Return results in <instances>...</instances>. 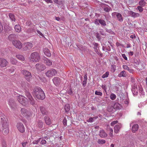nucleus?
<instances>
[{"instance_id":"nucleus-63","label":"nucleus","mask_w":147,"mask_h":147,"mask_svg":"<svg viewBox=\"0 0 147 147\" xmlns=\"http://www.w3.org/2000/svg\"><path fill=\"white\" fill-rule=\"evenodd\" d=\"M129 13L130 15H131L133 16H134L136 15V13L135 12L132 11H130L129 12Z\"/></svg>"},{"instance_id":"nucleus-42","label":"nucleus","mask_w":147,"mask_h":147,"mask_svg":"<svg viewBox=\"0 0 147 147\" xmlns=\"http://www.w3.org/2000/svg\"><path fill=\"white\" fill-rule=\"evenodd\" d=\"M2 147H7V144L5 141L3 140L1 142Z\"/></svg>"},{"instance_id":"nucleus-13","label":"nucleus","mask_w":147,"mask_h":147,"mask_svg":"<svg viewBox=\"0 0 147 147\" xmlns=\"http://www.w3.org/2000/svg\"><path fill=\"white\" fill-rule=\"evenodd\" d=\"M32 44L28 42L24 45L23 49L24 51H26L31 49L32 47Z\"/></svg>"},{"instance_id":"nucleus-56","label":"nucleus","mask_w":147,"mask_h":147,"mask_svg":"<svg viewBox=\"0 0 147 147\" xmlns=\"http://www.w3.org/2000/svg\"><path fill=\"white\" fill-rule=\"evenodd\" d=\"M95 51L96 53L98 55H100V57H102V53H99L98 51V50H95Z\"/></svg>"},{"instance_id":"nucleus-41","label":"nucleus","mask_w":147,"mask_h":147,"mask_svg":"<svg viewBox=\"0 0 147 147\" xmlns=\"http://www.w3.org/2000/svg\"><path fill=\"white\" fill-rule=\"evenodd\" d=\"M3 131V134L4 135L7 134L9 132V130L8 128H4L3 130H2Z\"/></svg>"},{"instance_id":"nucleus-55","label":"nucleus","mask_w":147,"mask_h":147,"mask_svg":"<svg viewBox=\"0 0 147 147\" xmlns=\"http://www.w3.org/2000/svg\"><path fill=\"white\" fill-rule=\"evenodd\" d=\"M94 23L96 25H99L100 24L99 22V20L96 19L94 21Z\"/></svg>"},{"instance_id":"nucleus-38","label":"nucleus","mask_w":147,"mask_h":147,"mask_svg":"<svg viewBox=\"0 0 147 147\" xmlns=\"http://www.w3.org/2000/svg\"><path fill=\"white\" fill-rule=\"evenodd\" d=\"M120 105L119 103L117 102H115V103L114 105L113 106L115 108V109H119V105Z\"/></svg>"},{"instance_id":"nucleus-24","label":"nucleus","mask_w":147,"mask_h":147,"mask_svg":"<svg viewBox=\"0 0 147 147\" xmlns=\"http://www.w3.org/2000/svg\"><path fill=\"white\" fill-rule=\"evenodd\" d=\"M38 127L40 128H42L43 127V122L41 120H39L37 122Z\"/></svg>"},{"instance_id":"nucleus-4","label":"nucleus","mask_w":147,"mask_h":147,"mask_svg":"<svg viewBox=\"0 0 147 147\" xmlns=\"http://www.w3.org/2000/svg\"><path fill=\"white\" fill-rule=\"evenodd\" d=\"M22 73L26 79L28 81H29L32 77L31 72L27 70L24 69L22 70Z\"/></svg>"},{"instance_id":"nucleus-3","label":"nucleus","mask_w":147,"mask_h":147,"mask_svg":"<svg viewBox=\"0 0 147 147\" xmlns=\"http://www.w3.org/2000/svg\"><path fill=\"white\" fill-rule=\"evenodd\" d=\"M40 59L39 53L37 52H34L31 53L30 55V61L31 62H38Z\"/></svg>"},{"instance_id":"nucleus-9","label":"nucleus","mask_w":147,"mask_h":147,"mask_svg":"<svg viewBox=\"0 0 147 147\" xmlns=\"http://www.w3.org/2000/svg\"><path fill=\"white\" fill-rule=\"evenodd\" d=\"M8 104L11 108L13 110H15L17 108L16 103L15 100L11 98H10L9 100Z\"/></svg>"},{"instance_id":"nucleus-25","label":"nucleus","mask_w":147,"mask_h":147,"mask_svg":"<svg viewBox=\"0 0 147 147\" xmlns=\"http://www.w3.org/2000/svg\"><path fill=\"white\" fill-rule=\"evenodd\" d=\"M116 16L118 20L120 22H122L123 21V18L121 13H117Z\"/></svg>"},{"instance_id":"nucleus-28","label":"nucleus","mask_w":147,"mask_h":147,"mask_svg":"<svg viewBox=\"0 0 147 147\" xmlns=\"http://www.w3.org/2000/svg\"><path fill=\"white\" fill-rule=\"evenodd\" d=\"M138 130V125L137 124L134 125L132 128V131L133 133L136 132Z\"/></svg>"},{"instance_id":"nucleus-32","label":"nucleus","mask_w":147,"mask_h":147,"mask_svg":"<svg viewBox=\"0 0 147 147\" xmlns=\"http://www.w3.org/2000/svg\"><path fill=\"white\" fill-rule=\"evenodd\" d=\"M65 111L66 113L68 112L70 109V105L69 104H67L65 106Z\"/></svg>"},{"instance_id":"nucleus-52","label":"nucleus","mask_w":147,"mask_h":147,"mask_svg":"<svg viewBox=\"0 0 147 147\" xmlns=\"http://www.w3.org/2000/svg\"><path fill=\"white\" fill-rule=\"evenodd\" d=\"M95 94L97 95L100 96L102 95V93L101 92L97 91H95Z\"/></svg>"},{"instance_id":"nucleus-64","label":"nucleus","mask_w":147,"mask_h":147,"mask_svg":"<svg viewBox=\"0 0 147 147\" xmlns=\"http://www.w3.org/2000/svg\"><path fill=\"white\" fill-rule=\"evenodd\" d=\"M138 10L140 12H142L143 11V8L142 7L138 6Z\"/></svg>"},{"instance_id":"nucleus-1","label":"nucleus","mask_w":147,"mask_h":147,"mask_svg":"<svg viewBox=\"0 0 147 147\" xmlns=\"http://www.w3.org/2000/svg\"><path fill=\"white\" fill-rule=\"evenodd\" d=\"M32 93L35 98L42 100L45 98V95L43 91L39 87H35L33 89Z\"/></svg>"},{"instance_id":"nucleus-34","label":"nucleus","mask_w":147,"mask_h":147,"mask_svg":"<svg viewBox=\"0 0 147 147\" xmlns=\"http://www.w3.org/2000/svg\"><path fill=\"white\" fill-rule=\"evenodd\" d=\"M94 34L95 36L98 40L101 39V36L100 34L98 32H97L94 33Z\"/></svg>"},{"instance_id":"nucleus-36","label":"nucleus","mask_w":147,"mask_h":147,"mask_svg":"<svg viewBox=\"0 0 147 147\" xmlns=\"http://www.w3.org/2000/svg\"><path fill=\"white\" fill-rule=\"evenodd\" d=\"M9 18L12 21H15L16 19L14 16L13 14L11 13H9Z\"/></svg>"},{"instance_id":"nucleus-16","label":"nucleus","mask_w":147,"mask_h":147,"mask_svg":"<svg viewBox=\"0 0 147 147\" xmlns=\"http://www.w3.org/2000/svg\"><path fill=\"white\" fill-rule=\"evenodd\" d=\"M53 81L54 84L56 86L59 85L61 82L60 79L57 77H55L53 79Z\"/></svg>"},{"instance_id":"nucleus-26","label":"nucleus","mask_w":147,"mask_h":147,"mask_svg":"<svg viewBox=\"0 0 147 147\" xmlns=\"http://www.w3.org/2000/svg\"><path fill=\"white\" fill-rule=\"evenodd\" d=\"M44 51L45 54L46 56L48 57H50L51 56L50 52L48 49H45Z\"/></svg>"},{"instance_id":"nucleus-37","label":"nucleus","mask_w":147,"mask_h":147,"mask_svg":"<svg viewBox=\"0 0 147 147\" xmlns=\"http://www.w3.org/2000/svg\"><path fill=\"white\" fill-rule=\"evenodd\" d=\"M25 95L28 98V99L32 97L30 92L27 91L25 92Z\"/></svg>"},{"instance_id":"nucleus-22","label":"nucleus","mask_w":147,"mask_h":147,"mask_svg":"<svg viewBox=\"0 0 147 147\" xmlns=\"http://www.w3.org/2000/svg\"><path fill=\"white\" fill-rule=\"evenodd\" d=\"M107 110L108 111L111 113H113L115 111L114 107L111 105H108L107 107Z\"/></svg>"},{"instance_id":"nucleus-8","label":"nucleus","mask_w":147,"mask_h":147,"mask_svg":"<svg viewBox=\"0 0 147 147\" xmlns=\"http://www.w3.org/2000/svg\"><path fill=\"white\" fill-rule=\"evenodd\" d=\"M12 43L13 45L18 49H21L22 47V43L19 40H15L13 41Z\"/></svg>"},{"instance_id":"nucleus-39","label":"nucleus","mask_w":147,"mask_h":147,"mask_svg":"<svg viewBox=\"0 0 147 147\" xmlns=\"http://www.w3.org/2000/svg\"><path fill=\"white\" fill-rule=\"evenodd\" d=\"M10 61L11 63L13 64L16 65L18 63L17 60L14 58H11Z\"/></svg>"},{"instance_id":"nucleus-5","label":"nucleus","mask_w":147,"mask_h":147,"mask_svg":"<svg viewBox=\"0 0 147 147\" xmlns=\"http://www.w3.org/2000/svg\"><path fill=\"white\" fill-rule=\"evenodd\" d=\"M21 112L23 115L27 118L30 117L32 115L31 111H28L25 108H22Z\"/></svg>"},{"instance_id":"nucleus-47","label":"nucleus","mask_w":147,"mask_h":147,"mask_svg":"<svg viewBox=\"0 0 147 147\" xmlns=\"http://www.w3.org/2000/svg\"><path fill=\"white\" fill-rule=\"evenodd\" d=\"M109 75V72H106L104 74H103L102 76V78H107L108 76Z\"/></svg>"},{"instance_id":"nucleus-44","label":"nucleus","mask_w":147,"mask_h":147,"mask_svg":"<svg viewBox=\"0 0 147 147\" xmlns=\"http://www.w3.org/2000/svg\"><path fill=\"white\" fill-rule=\"evenodd\" d=\"M109 135L111 138H112L113 137V129L112 128H109Z\"/></svg>"},{"instance_id":"nucleus-53","label":"nucleus","mask_w":147,"mask_h":147,"mask_svg":"<svg viewBox=\"0 0 147 147\" xmlns=\"http://www.w3.org/2000/svg\"><path fill=\"white\" fill-rule=\"evenodd\" d=\"M98 46V44L97 43L95 42L94 44V49L95 50H97V47Z\"/></svg>"},{"instance_id":"nucleus-60","label":"nucleus","mask_w":147,"mask_h":147,"mask_svg":"<svg viewBox=\"0 0 147 147\" xmlns=\"http://www.w3.org/2000/svg\"><path fill=\"white\" fill-rule=\"evenodd\" d=\"M57 3L59 5L62 4L63 3V2L62 1V0H57Z\"/></svg>"},{"instance_id":"nucleus-35","label":"nucleus","mask_w":147,"mask_h":147,"mask_svg":"<svg viewBox=\"0 0 147 147\" xmlns=\"http://www.w3.org/2000/svg\"><path fill=\"white\" fill-rule=\"evenodd\" d=\"M16 56L18 59L22 61H24L25 60L24 57L22 55H16Z\"/></svg>"},{"instance_id":"nucleus-12","label":"nucleus","mask_w":147,"mask_h":147,"mask_svg":"<svg viewBox=\"0 0 147 147\" xmlns=\"http://www.w3.org/2000/svg\"><path fill=\"white\" fill-rule=\"evenodd\" d=\"M100 6L106 12H109L111 10V8L107 4L102 3L100 4Z\"/></svg>"},{"instance_id":"nucleus-62","label":"nucleus","mask_w":147,"mask_h":147,"mask_svg":"<svg viewBox=\"0 0 147 147\" xmlns=\"http://www.w3.org/2000/svg\"><path fill=\"white\" fill-rule=\"evenodd\" d=\"M123 67L124 69L127 70L128 69H129V67L127 65H123Z\"/></svg>"},{"instance_id":"nucleus-6","label":"nucleus","mask_w":147,"mask_h":147,"mask_svg":"<svg viewBox=\"0 0 147 147\" xmlns=\"http://www.w3.org/2000/svg\"><path fill=\"white\" fill-rule=\"evenodd\" d=\"M57 73L56 70L55 69L52 68L48 70L45 74L47 77L50 78L55 76Z\"/></svg>"},{"instance_id":"nucleus-11","label":"nucleus","mask_w":147,"mask_h":147,"mask_svg":"<svg viewBox=\"0 0 147 147\" xmlns=\"http://www.w3.org/2000/svg\"><path fill=\"white\" fill-rule=\"evenodd\" d=\"M16 126L20 132L22 133L24 132L25 128L22 123H18L17 124Z\"/></svg>"},{"instance_id":"nucleus-46","label":"nucleus","mask_w":147,"mask_h":147,"mask_svg":"<svg viewBox=\"0 0 147 147\" xmlns=\"http://www.w3.org/2000/svg\"><path fill=\"white\" fill-rule=\"evenodd\" d=\"M139 4L140 6H144L145 4V2L144 0H142L139 2Z\"/></svg>"},{"instance_id":"nucleus-43","label":"nucleus","mask_w":147,"mask_h":147,"mask_svg":"<svg viewBox=\"0 0 147 147\" xmlns=\"http://www.w3.org/2000/svg\"><path fill=\"white\" fill-rule=\"evenodd\" d=\"M116 97V95L113 93H111L110 96V98L112 100H115Z\"/></svg>"},{"instance_id":"nucleus-15","label":"nucleus","mask_w":147,"mask_h":147,"mask_svg":"<svg viewBox=\"0 0 147 147\" xmlns=\"http://www.w3.org/2000/svg\"><path fill=\"white\" fill-rule=\"evenodd\" d=\"M8 64V62L5 59L0 58V66L2 67H6Z\"/></svg>"},{"instance_id":"nucleus-23","label":"nucleus","mask_w":147,"mask_h":147,"mask_svg":"<svg viewBox=\"0 0 147 147\" xmlns=\"http://www.w3.org/2000/svg\"><path fill=\"white\" fill-rule=\"evenodd\" d=\"M87 74L85 73L84 76V80L83 81L82 84L83 86L85 87L86 86L87 83Z\"/></svg>"},{"instance_id":"nucleus-17","label":"nucleus","mask_w":147,"mask_h":147,"mask_svg":"<svg viewBox=\"0 0 147 147\" xmlns=\"http://www.w3.org/2000/svg\"><path fill=\"white\" fill-rule=\"evenodd\" d=\"M44 121L46 124L48 125H50L52 123L51 119L47 116H46L44 117Z\"/></svg>"},{"instance_id":"nucleus-10","label":"nucleus","mask_w":147,"mask_h":147,"mask_svg":"<svg viewBox=\"0 0 147 147\" xmlns=\"http://www.w3.org/2000/svg\"><path fill=\"white\" fill-rule=\"evenodd\" d=\"M36 69L39 71H42L46 69L45 66L42 63H37L35 65Z\"/></svg>"},{"instance_id":"nucleus-31","label":"nucleus","mask_w":147,"mask_h":147,"mask_svg":"<svg viewBox=\"0 0 147 147\" xmlns=\"http://www.w3.org/2000/svg\"><path fill=\"white\" fill-rule=\"evenodd\" d=\"M99 22L102 26H105L107 25L106 22L103 20L100 19L99 20Z\"/></svg>"},{"instance_id":"nucleus-61","label":"nucleus","mask_w":147,"mask_h":147,"mask_svg":"<svg viewBox=\"0 0 147 147\" xmlns=\"http://www.w3.org/2000/svg\"><path fill=\"white\" fill-rule=\"evenodd\" d=\"M46 140H42L40 141V143L42 144H46Z\"/></svg>"},{"instance_id":"nucleus-20","label":"nucleus","mask_w":147,"mask_h":147,"mask_svg":"<svg viewBox=\"0 0 147 147\" xmlns=\"http://www.w3.org/2000/svg\"><path fill=\"white\" fill-rule=\"evenodd\" d=\"M99 136L102 138H104L106 137L107 136V134L106 133L103 129L100 130L98 134Z\"/></svg>"},{"instance_id":"nucleus-57","label":"nucleus","mask_w":147,"mask_h":147,"mask_svg":"<svg viewBox=\"0 0 147 147\" xmlns=\"http://www.w3.org/2000/svg\"><path fill=\"white\" fill-rule=\"evenodd\" d=\"M77 46L79 49L81 50H83L84 47L82 45H78V46Z\"/></svg>"},{"instance_id":"nucleus-33","label":"nucleus","mask_w":147,"mask_h":147,"mask_svg":"<svg viewBox=\"0 0 147 147\" xmlns=\"http://www.w3.org/2000/svg\"><path fill=\"white\" fill-rule=\"evenodd\" d=\"M132 91L134 95H137L138 92L137 87H135L132 89Z\"/></svg>"},{"instance_id":"nucleus-49","label":"nucleus","mask_w":147,"mask_h":147,"mask_svg":"<svg viewBox=\"0 0 147 147\" xmlns=\"http://www.w3.org/2000/svg\"><path fill=\"white\" fill-rule=\"evenodd\" d=\"M99 32L100 33L101 35L105 36H106V34L105 32L103 30H101L99 31Z\"/></svg>"},{"instance_id":"nucleus-45","label":"nucleus","mask_w":147,"mask_h":147,"mask_svg":"<svg viewBox=\"0 0 147 147\" xmlns=\"http://www.w3.org/2000/svg\"><path fill=\"white\" fill-rule=\"evenodd\" d=\"M105 141L104 140L98 139L97 142L99 144H103L105 143Z\"/></svg>"},{"instance_id":"nucleus-14","label":"nucleus","mask_w":147,"mask_h":147,"mask_svg":"<svg viewBox=\"0 0 147 147\" xmlns=\"http://www.w3.org/2000/svg\"><path fill=\"white\" fill-rule=\"evenodd\" d=\"M40 109L43 115H47L49 114V112L46 108L43 106H40Z\"/></svg>"},{"instance_id":"nucleus-27","label":"nucleus","mask_w":147,"mask_h":147,"mask_svg":"<svg viewBox=\"0 0 147 147\" xmlns=\"http://www.w3.org/2000/svg\"><path fill=\"white\" fill-rule=\"evenodd\" d=\"M28 102L31 105H32L34 106V105H36V102L32 97L28 99Z\"/></svg>"},{"instance_id":"nucleus-30","label":"nucleus","mask_w":147,"mask_h":147,"mask_svg":"<svg viewBox=\"0 0 147 147\" xmlns=\"http://www.w3.org/2000/svg\"><path fill=\"white\" fill-rule=\"evenodd\" d=\"M127 74L126 72L125 71H121L119 74L118 75V76L120 77H126Z\"/></svg>"},{"instance_id":"nucleus-19","label":"nucleus","mask_w":147,"mask_h":147,"mask_svg":"<svg viewBox=\"0 0 147 147\" xmlns=\"http://www.w3.org/2000/svg\"><path fill=\"white\" fill-rule=\"evenodd\" d=\"M44 63L47 65L51 66L52 64V62L48 58L45 57L43 59Z\"/></svg>"},{"instance_id":"nucleus-54","label":"nucleus","mask_w":147,"mask_h":147,"mask_svg":"<svg viewBox=\"0 0 147 147\" xmlns=\"http://www.w3.org/2000/svg\"><path fill=\"white\" fill-rule=\"evenodd\" d=\"M138 65H139L138 67H139L140 69H142V68H144L143 64L142 63H138Z\"/></svg>"},{"instance_id":"nucleus-59","label":"nucleus","mask_w":147,"mask_h":147,"mask_svg":"<svg viewBox=\"0 0 147 147\" xmlns=\"http://www.w3.org/2000/svg\"><path fill=\"white\" fill-rule=\"evenodd\" d=\"M3 30V28L2 25L0 22V33H1Z\"/></svg>"},{"instance_id":"nucleus-40","label":"nucleus","mask_w":147,"mask_h":147,"mask_svg":"<svg viewBox=\"0 0 147 147\" xmlns=\"http://www.w3.org/2000/svg\"><path fill=\"white\" fill-rule=\"evenodd\" d=\"M98 117H90L89 119L87 120V121L88 122H92L94 121V119H96Z\"/></svg>"},{"instance_id":"nucleus-2","label":"nucleus","mask_w":147,"mask_h":147,"mask_svg":"<svg viewBox=\"0 0 147 147\" xmlns=\"http://www.w3.org/2000/svg\"><path fill=\"white\" fill-rule=\"evenodd\" d=\"M3 114L2 112L0 113V130H3L4 128H8L7 120L5 119L3 116Z\"/></svg>"},{"instance_id":"nucleus-7","label":"nucleus","mask_w":147,"mask_h":147,"mask_svg":"<svg viewBox=\"0 0 147 147\" xmlns=\"http://www.w3.org/2000/svg\"><path fill=\"white\" fill-rule=\"evenodd\" d=\"M17 100L23 106H25L27 103V98L22 96H19Z\"/></svg>"},{"instance_id":"nucleus-21","label":"nucleus","mask_w":147,"mask_h":147,"mask_svg":"<svg viewBox=\"0 0 147 147\" xmlns=\"http://www.w3.org/2000/svg\"><path fill=\"white\" fill-rule=\"evenodd\" d=\"M17 37V36L14 34H11L9 35L8 37V39L9 40L11 41L15 40V39Z\"/></svg>"},{"instance_id":"nucleus-18","label":"nucleus","mask_w":147,"mask_h":147,"mask_svg":"<svg viewBox=\"0 0 147 147\" xmlns=\"http://www.w3.org/2000/svg\"><path fill=\"white\" fill-rule=\"evenodd\" d=\"M121 127V125L120 124L115 125L114 128V132L116 134L118 133Z\"/></svg>"},{"instance_id":"nucleus-58","label":"nucleus","mask_w":147,"mask_h":147,"mask_svg":"<svg viewBox=\"0 0 147 147\" xmlns=\"http://www.w3.org/2000/svg\"><path fill=\"white\" fill-rule=\"evenodd\" d=\"M118 122V121L117 120L114 121L111 123V125L112 126H113L115 124L117 123Z\"/></svg>"},{"instance_id":"nucleus-29","label":"nucleus","mask_w":147,"mask_h":147,"mask_svg":"<svg viewBox=\"0 0 147 147\" xmlns=\"http://www.w3.org/2000/svg\"><path fill=\"white\" fill-rule=\"evenodd\" d=\"M14 28L16 32H20L21 30V28L19 25H16Z\"/></svg>"},{"instance_id":"nucleus-50","label":"nucleus","mask_w":147,"mask_h":147,"mask_svg":"<svg viewBox=\"0 0 147 147\" xmlns=\"http://www.w3.org/2000/svg\"><path fill=\"white\" fill-rule=\"evenodd\" d=\"M105 29L107 32H108L109 33L112 34H114V32H113L111 29L108 30V29H107V28H106V29Z\"/></svg>"},{"instance_id":"nucleus-51","label":"nucleus","mask_w":147,"mask_h":147,"mask_svg":"<svg viewBox=\"0 0 147 147\" xmlns=\"http://www.w3.org/2000/svg\"><path fill=\"white\" fill-rule=\"evenodd\" d=\"M63 123L64 125L66 126L67 125V120L65 117L63 121Z\"/></svg>"},{"instance_id":"nucleus-48","label":"nucleus","mask_w":147,"mask_h":147,"mask_svg":"<svg viewBox=\"0 0 147 147\" xmlns=\"http://www.w3.org/2000/svg\"><path fill=\"white\" fill-rule=\"evenodd\" d=\"M41 139L42 138H40L37 140L34 141L32 143L34 144H37Z\"/></svg>"}]
</instances>
